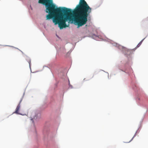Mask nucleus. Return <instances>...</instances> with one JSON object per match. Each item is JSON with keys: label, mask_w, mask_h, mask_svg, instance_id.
<instances>
[{"label": "nucleus", "mask_w": 148, "mask_h": 148, "mask_svg": "<svg viewBox=\"0 0 148 148\" xmlns=\"http://www.w3.org/2000/svg\"><path fill=\"white\" fill-rule=\"evenodd\" d=\"M38 2L45 6L46 12L49 13L47 15V20L53 18V22L55 25L58 24L60 29L68 27L66 22L69 23L73 19V11L71 9L64 7L56 8L52 0H39Z\"/></svg>", "instance_id": "nucleus-1"}, {"label": "nucleus", "mask_w": 148, "mask_h": 148, "mask_svg": "<svg viewBox=\"0 0 148 148\" xmlns=\"http://www.w3.org/2000/svg\"><path fill=\"white\" fill-rule=\"evenodd\" d=\"M92 9L85 0H80L73 11L74 15V22L78 27L85 24L87 21V17L91 12Z\"/></svg>", "instance_id": "nucleus-2"}, {"label": "nucleus", "mask_w": 148, "mask_h": 148, "mask_svg": "<svg viewBox=\"0 0 148 148\" xmlns=\"http://www.w3.org/2000/svg\"><path fill=\"white\" fill-rule=\"evenodd\" d=\"M22 101V99H21L19 102V104L17 106L16 108L15 111L14 112V113H15L17 114H19V111L20 108V103H21V101Z\"/></svg>", "instance_id": "nucleus-3"}, {"label": "nucleus", "mask_w": 148, "mask_h": 148, "mask_svg": "<svg viewBox=\"0 0 148 148\" xmlns=\"http://www.w3.org/2000/svg\"><path fill=\"white\" fill-rule=\"evenodd\" d=\"M32 116H31V120H32L33 119H36L37 118L36 116L34 113L32 114Z\"/></svg>", "instance_id": "nucleus-4"}, {"label": "nucleus", "mask_w": 148, "mask_h": 148, "mask_svg": "<svg viewBox=\"0 0 148 148\" xmlns=\"http://www.w3.org/2000/svg\"><path fill=\"white\" fill-rule=\"evenodd\" d=\"M144 40V39L142 40L137 45V47H139L140 46V45H141V44H142L143 40Z\"/></svg>", "instance_id": "nucleus-5"}, {"label": "nucleus", "mask_w": 148, "mask_h": 148, "mask_svg": "<svg viewBox=\"0 0 148 148\" xmlns=\"http://www.w3.org/2000/svg\"><path fill=\"white\" fill-rule=\"evenodd\" d=\"M28 63L29 64V66H30L31 65V60H30L28 61Z\"/></svg>", "instance_id": "nucleus-6"}, {"label": "nucleus", "mask_w": 148, "mask_h": 148, "mask_svg": "<svg viewBox=\"0 0 148 148\" xmlns=\"http://www.w3.org/2000/svg\"><path fill=\"white\" fill-rule=\"evenodd\" d=\"M147 20H148V17L147 18Z\"/></svg>", "instance_id": "nucleus-7"}, {"label": "nucleus", "mask_w": 148, "mask_h": 148, "mask_svg": "<svg viewBox=\"0 0 148 148\" xmlns=\"http://www.w3.org/2000/svg\"><path fill=\"white\" fill-rule=\"evenodd\" d=\"M132 139L131 140H130V141H129V142H130V141H131V140H132Z\"/></svg>", "instance_id": "nucleus-8"}, {"label": "nucleus", "mask_w": 148, "mask_h": 148, "mask_svg": "<svg viewBox=\"0 0 148 148\" xmlns=\"http://www.w3.org/2000/svg\"><path fill=\"white\" fill-rule=\"evenodd\" d=\"M85 79H84V80H85Z\"/></svg>", "instance_id": "nucleus-9"}]
</instances>
